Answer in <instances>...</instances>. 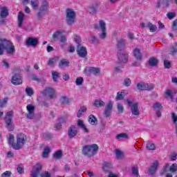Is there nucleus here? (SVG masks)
I'll list each match as a JSON object with an SVG mask.
<instances>
[{"mask_svg":"<svg viewBox=\"0 0 177 177\" xmlns=\"http://www.w3.org/2000/svg\"><path fill=\"white\" fill-rule=\"evenodd\" d=\"M160 165V163H158V161H155L153 162V163L152 164V165L149 167L148 172L149 174L151 175V176H153V175H155L157 169H158V165Z\"/></svg>","mask_w":177,"mask_h":177,"instance_id":"a211bd4d","label":"nucleus"},{"mask_svg":"<svg viewBox=\"0 0 177 177\" xmlns=\"http://www.w3.org/2000/svg\"><path fill=\"white\" fill-rule=\"evenodd\" d=\"M170 161H176L177 160V153L175 152L171 153L169 155Z\"/></svg>","mask_w":177,"mask_h":177,"instance_id":"5fc2aeb1","label":"nucleus"},{"mask_svg":"<svg viewBox=\"0 0 177 177\" xmlns=\"http://www.w3.org/2000/svg\"><path fill=\"white\" fill-rule=\"evenodd\" d=\"M78 134V130L75 125H71L68 129V136L70 139H73V138H75Z\"/></svg>","mask_w":177,"mask_h":177,"instance_id":"dca6fc26","label":"nucleus"},{"mask_svg":"<svg viewBox=\"0 0 177 177\" xmlns=\"http://www.w3.org/2000/svg\"><path fill=\"white\" fill-rule=\"evenodd\" d=\"M43 138L46 140H50L53 138V135L51 133H43Z\"/></svg>","mask_w":177,"mask_h":177,"instance_id":"c03bdc74","label":"nucleus"},{"mask_svg":"<svg viewBox=\"0 0 177 177\" xmlns=\"http://www.w3.org/2000/svg\"><path fill=\"white\" fill-rule=\"evenodd\" d=\"M137 88L139 91H153L154 84H149L144 82H140L137 84Z\"/></svg>","mask_w":177,"mask_h":177,"instance_id":"1a4fd4ad","label":"nucleus"},{"mask_svg":"<svg viewBox=\"0 0 177 177\" xmlns=\"http://www.w3.org/2000/svg\"><path fill=\"white\" fill-rule=\"evenodd\" d=\"M62 34V32L60 30L56 31L53 35V39H59V37H60V35Z\"/></svg>","mask_w":177,"mask_h":177,"instance_id":"052dcab7","label":"nucleus"},{"mask_svg":"<svg viewBox=\"0 0 177 177\" xmlns=\"http://www.w3.org/2000/svg\"><path fill=\"white\" fill-rule=\"evenodd\" d=\"M9 16V10L8 7H3L1 8L0 17L2 19H6Z\"/></svg>","mask_w":177,"mask_h":177,"instance_id":"4be33fe9","label":"nucleus"},{"mask_svg":"<svg viewBox=\"0 0 177 177\" xmlns=\"http://www.w3.org/2000/svg\"><path fill=\"white\" fill-rule=\"evenodd\" d=\"M131 79H129V78L124 79V82H123V85L124 86H129L131 85Z\"/></svg>","mask_w":177,"mask_h":177,"instance_id":"bf43d9fd","label":"nucleus"},{"mask_svg":"<svg viewBox=\"0 0 177 177\" xmlns=\"http://www.w3.org/2000/svg\"><path fill=\"white\" fill-rule=\"evenodd\" d=\"M111 113H113V102L109 101L105 106L103 115L105 117V118H109V117L111 115Z\"/></svg>","mask_w":177,"mask_h":177,"instance_id":"f8f14e48","label":"nucleus"},{"mask_svg":"<svg viewBox=\"0 0 177 177\" xmlns=\"http://www.w3.org/2000/svg\"><path fill=\"white\" fill-rule=\"evenodd\" d=\"M23 21H24V14L19 12L18 15V27H19V28H21L23 26Z\"/></svg>","mask_w":177,"mask_h":177,"instance_id":"393cba45","label":"nucleus"},{"mask_svg":"<svg viewBox=\"0 0 177 177\" xmlns=\"http://www.w3.org/2000/svg\"><path fill=\"white\" fill-rule=\"evenodd\" d=\"M59 102H61L62 104H68L70 100L67 97L64 96L60 98Z\"/></svg>","mask_w":177,"mask_h":177,"instance_id":"79ce46f5","label":"nucleus"},{"mask_svg":"<svg viewBox=\"0 0 177 177\" xmlns=\"http://www.w3.org/2000/svg\"><path fill=\"white\" fill-rule=\"evenodd\" d=\"M46 12H49V2L46 0H43L36 16L37 20H42V17L45 16Z\"/></svg>","mask_w":177,"mask_h":177,"instance_id":"39448f33","label":"nucleus"},{"mask_svg":"<svg viewBox=\"0 0 177 177\" xmlns=\"http://www.w3.org/2000/svg\"><path fill=\"white\" fill-rule=\"evenodd\" d=\"M9 100V98L8 97H4L3 99L0 100V108L3 109V107H5L6 104H8V101Z\"/></svg>","mask_w":177,"mask_h":177,"instance_id":"4c0bfd02","label":"nucleus"},{"mask_svg":"<svg viewBox=\"0 0 177 177\" xmlns=\"http://www.w3.org/2000/svg\"><path fill=\"white\" fill-rule=\"evenodd\" d=\"M131 171H132V174H133V175H134V176H138L139 175V169H138V167L133 166L131 167Z\"/></svg>","mask_w":177,"mask_h":177,"instance_id":"de8ad7c7","label":"nucleus"},{"mask_svg":"<svg viewBox=\"0 0 177 177\" xmlns=\"http://www.w3.org/2000/svg\"><path fill=\"white\" fill-rule=\"evenodd\" d=\"M70 66V62L66 59H62L59 62V68H64V67H68Z\"/></svg>","mask_w":177,"mask_h":177,"instance_id":"cd10ccee","label":"nucleus"},{"mask_svg":"<svg viewBox=\"0 0 177 177\" xmlns=\"http://www.w3.org/2000/svg\"><path fill=\"white\" fill-rule=\"evenodd\" d=\"M49 153H50V149L49 147L44 148L43 151L44 158H48V157H49Z\"/></svg>","mask_w":177,"mask_h":177,"instance_id":"a19ab883","label":"nucleus"},{"mask_svg":"<svg viewBox=\"0 0 177 177\" xmlns=\"http://www.w3.org/2000/svg\"><path fill=\"white\" fill-rule=\"evenodd\" d=\"M93 106H95V107H97V109L104 107V102L102 100H95L93 104Z\"/></svg>","mask_w":177,"mask_h":177,"instance_id":"c85d7f7f","label":"nucleus"},{"mask_svg":"<svg viewBox=\"0 0 177 177\" xmlns=\"http://www.w3.org/2000/svg\"><path fill=\"white\" fill-rule=\"evenodd\" d=\"M116 139L118 140H121V139H129V136L126 133H121L116 136Z\"/></svg>","mask_w":177,"mask_h":177,"instance_id":"473e14b6","label":"nucleus"},{"mask_svg":"<svg viewBox=\"0 0 177 177\" xmlns=\"http://www.w3.org/2000/svg\"><path fill=\"white\" fill-rule=\"evenodd\" d=\"M129 55L128 53L118 51V61L114 66V70L115 73H122V68H124L126 63H128Z\"/></svg>","mask_w":177,"mask_h":177,"instance_id":"f03ea898","label":"nucleus"},{"mask_svg":"<svg viewBox=\"0 0 177 177\" xmlns=\"http://www.w3.org/2000/svg\"><path fill=\"white\" fill-rule=\"evenodd\" d=\"M2 66L6 68H9V67H10V64L5 59L2 61Z\"/></svg>","mask_w":177,"mask_h":177,"instance_id":"0e129e2a","label":"nucleus"},{"mask_svg":"<svg viewBox=\"0 0 177 177\" xmlns=\"http://www.w3.org/2000/svg\"><path fill=\"white\" fill-rule=\"evenodd\" d=\"M30 5L33 8V9H37V8H38V0H31Z\"/></svg>","mask_w":177,"mask_h":177,"instance_id":"864d4df0","label":"nucleus"},{"mask_svg":"<svg viewBox=\"0 0 177 177\" xmlns=\"http://www.w3.org/2000/svg\"><path fill=\"white\" fill-rule=\"evenodd\" d=\"M133 53L136 60H138V62H142L143 55H142V53L140 52V50H139V48H135Z\"/></svg>","mask_w":177,"mask_h":177,"instance_id":"aec40b11","label":"nucleus"},{"mask_svg":"<svg viewBox=\"0 0 177 177\" xmlns=\"http://www.w3.org/2000/svg\"><path fill=\"white\" fill-rule=\"evenodd\" d=\"M87 71L90 74H93V75H97V74H100V68L90 67L87 68Z\"/></svg>","mask_w":177,"mask_h":177,"instance_id":"5701e85b","label":"nucleus"},{"mask_svg":"<svg viewBox=\"0 0 177 177\" xmlns=\"http://www.w3.org/2000/svg\"><path fill=\"white\" fill-rule=\"evenodd\" d=\"M12 175V171H6L4 173L1 174V177H10Z\"/></svg>","mask_w":177,"mask_h":177,"instance_id":"680f3d73","label":"nucleus"},{"mask_svg":"<svg viewBox=\"0 0 177 177\" xmlns=\"http://www.w3.org/2000/svg\"><path fill=\"white\" fill-rule=\"evenodd\" d=\"M149 66L151 67H156L158 64V59L154 57H151L148 61Z\"/></svg>","mask_w":177,"mask_h":177,"instance_id":"a878e982","label":"nucleus"},{"mask_svg":"<svg viewBox=\"0 0 177 177\" xmlns=\"http://www.w3.org/2000/svg\"><path fill=\"white\" fill-rule=\"evenodd\" d=\"M11 84L12 85H21L23 84V79L19 73L15 74L11 78Z\"/></svg>","mask_w":177,"mask_h":177,"instance_id":"4468645a","label":"nucleus"},{"mask_svg":"<svg viewBox=\"0 0 177 177\" xmlns=\"http://www.w3.org/2000/svg\"><path fill=\"white\" fill-rule=\"evenodd\" d=\"M88 122H90L91 125H97V118L94 115H90L88 116Z\"/></svg>","mask_w":177,"mask_h":177,"instance_id":"c756f323","label":"nucleus"},{"mask_svg":"<svg viewBox=\"0 0 177 177\" xmlns=\"http://www.w3.org/2000/svg\"><path fill=\"white\" fill-rule=\"evenodd\" d=\"M75 42H76V44L77 45H82L81 44V37L75 35Z\"/></svg>","mask_w":177,"mask_h":177,"instance_id":"69168bd1","label":"nucleus"},{"mask_svg":"<svg viewBox=\"0 0 177 177\" xmlns=\"http://www.w3.org/2000/svg\"><path fill=\"white\" fill-rule=\"evenodd\" d=\"M171 31L176 35L177 34V19H176L174 21L172 22L171 25Z\"/></svg>","mask_w":177,"mask_h":177,"instance_id":"c9c22d12","label":"nucleus"},{"mask_svg":"<svg viewBox=\"0 0 177 177\" xmlns=\"http://www.w3.org/2000/svg\"><path fill=\"white\" fill-rule=\"evenodd\" d=\"M177 91H174V93H172V91L167 89L166 90L165 95V97L166 99H168V97H169V99H171V100H174V95H176Z\"/></svg>","mask_w":177,"mask_h":177,"instance_id":"b1692460","label":"nucleus"},{"mask_svg":"<svg viewBox=\"0 0 177 177\" xmlns=\"http://www.w3.org/2000/svg\"><path fill=\"white\" fill-rule=\"evenodd\" d=\"M6 127L7 129L12 131L15 129V125L13 124V111H8L6 113L5 117Z\"/></svg>","mask_w":177,"mask_h":177,"instance_id":"0eeeda50","label":"nucleus"},{"mask_svg":"<svg viewBox=\"0 0 177 177\" xmlns=\"http://www.w3.org/2000/svg\"><path fill=\"white\" fill-rule=\"evenodd\" d=\"M25 92L28 96H32L34 95V90L31 87H26Z\"/></svg>","mask_w":177,"mask_h":177,"instance_id":"37998d69","label":"nucleus"},{"mask_svg":"<svg viewBox=\"0 0 177 177\" xmlns=\"http://www.w3.org/2000/svg\"><path fill=\"white\" fill-rule=\"evenodd\" d=\"M77 127H79V128H81V129H82V131H84L85 133H89V129H88V128H86V126H85V124H84V120H78Z\"/></svg>","mask_w":177,"mask_h":177,"instance_id":"412c9836","label":"nucleus"},{"mask_svg":"<svg viewBox=\"0 0 177 177\" xmlns=\"http://www.w3.org/2000/svg\"><path fill=\"white\" fill-rule=\"evenodd\" d=\"M26 136L23 133H20L17 136V142H15V136L10 134L8 138V144L14 150H20L21 146H24V142H26Z\"/></svg>","mask_w":177,"mask_h":177,"instance_id":"f257e3e1","label":"nucleus"},{"mask_svg":"<svg viewBox=\"0 0 177 177\" xmlns=\"http://www.w3.org/2000/svg\"><path fill=\"white\" fill-rule=\"evenodd\" d=\"M75 82L76 85H77V86H80L84 83V78L82 77H79L76 79Z\"/></svg>","mask_w":177,"mask_h":177,"instance_id":"3c124183","label":"nucleus"},{"mask_svg":"<svg viewBox=\"0 0 177 177\" xmlns=\"http://www.w3.org/2000/svg\"><path fill=\"white\" fill-rule=\"evenodd\" d=\"M169 171V164H166V165L162 168L160 171V176H164Z\"/></svg>","mask_w":177,"mask_h":177,"instance_id":"e433bc0d","label":"nucleus"},{"mask_svg":"<svg viewBox=\"0 0 177 177\" xmlns=\"http://www.w3.org/2000/svg\"><path fill=\"white\" fill-rule=\"evenodd\" d=\"M167 17H168L169 20H172L174 17H176V12H168L167 14Z\"/></svg>","mask_w":177,"mask_h":177,"instance_id":"6e6d98bb","label":"nucleus"},{"mask_svg":"<svg viewBox=\"0 0 177 177\" xmlns=\"http://www.w3.org/2000/svg\"><path fill=\"white\" fill-rule=\"evenodd\" d=\"M6 50L7 53L9 55H15L16 50L15 49V46L13 43L8 39H0V56H2Z\"/></svg>","mask_w":177,"mask_h":177,"instance_id":"7ed1b4c3","label":"nucleus"},{"mask_svg":"<svg viewBox=\"0 0 177 177\" xmlns=\"http://www.w3.org/2000/svg\"><path fill=\"white\" fill-rule=\"evenodd\" d=\"M124 97H125V95H124V92H118L115 97V100H123Z\"/></svg>","mask_w":177,"mask_h":177,"instance_id":"a18cd8bd","label":"nucleus"},{"mask_svg":"<svg viewBox=\"0 0 177 177\" xmlns=\"http://www.w3.org/2000/svg\"><path fill=\"white\" fill-rule=\"evenodd\" d=\"M175 53H177V48L176 47L173 46L170 48V54L175 55Z\"/></svg>","mask_w":177,"mask_h":177,"instance_id":"774afa93","label":"nucleus"},{"mask_svg":"<svg viewBox=\"0 0 177 177\" xmlns=\"http://www.w3.org/2000/svg\"><path fill=\"white\" fill-rule=\"evenodd\" d=\"M153 109L156 110V111H161L162 110V105L160 102H156L153 104Z\"/></svg>","mask_w":177,"mask_h":177,"instance_id":"58836bf2","label":"nucleus"},{"mask_svg":"<svg viewBox=\"0 0 177 177\" xmlns=\"http://www.w3.org/2000/svg\"><path fill=\"white\" fill-rule=\"evenodd\" d=\"M147 27L149 29L151 32H156L157 31V26L149 22Z\"/></svg>","mask_w":177,"mask_h":177,"instance_id":"2f4dec72","label":"nucleus"},{"mask_svg":"<svg viewBox=\"0 0 177 177\" xmlns=\"http://www.w3.org/2000/svg\"><path fill=\"white\" fill-rule=\"evenodd\" d=\"M147 150H156V145L151 142H147L146 145Z\"/></svg>","mask_w":177,"mask_h":177,"instance_id":"ea45409f","label":"nucleus"},{"mask_svg":"<svg viewBox=\"0 0 177 177\" xmlns=\"http://www.w3.org/2000/svg\"><path fill=\"white\" fill-rule=\"evenodd\" d=\"M39 44V39L38 37H28L25 42L26 46H32L33 48H37Z\"/></svg>","mask_w":177,"mask_h":177,"instance_id":"9b49d317","label":"nucleus"},{"mask_svg":"<svg viewBox=\"0 0 177 177\" xmlns=\"http://www.w3.org/2000/svg\"><path fill=\"white\" fill-rule=\"evenodd\" d=\"M76 51L79 57L85 59V57L88 56V50H86V47L82 46V44H79L77 46Z\"/></svg>","mask_w":177,"mask_h":177,"instance_id":"9d476101","label":"nucleus"},{"mask_svg":"<svg viewBox=\"0 0 177 177\" xmlns=\"http://www.w3.org/2000/svg\"><path fill=\"white\" fill-rule=\"evenodd\" d=\"M163 8H168L169 6V0H159Z\"/></svg>","mask_w":177,"mask_h":177,"instance_id":"8fccbe9b","label":"nucleus"},{"mask_svg":"<svg viewBox=\"0 0 177 177\" xmlns=\"http://www.w3.org/2000/svg\"><path fill=\"white\" fill-rule=\"evenodd\" d=\"M97 8H99V3L95 2L91 7H90L91 13L95 15L97 12Z\"/></svg>","mask_w":177,"mask_h":177,"instance_id":"7c9ffc66","label":"nucleus"},{"mask_svg":"<svg viewBox=\"0 0 177 177\" xmlns=\"http://www.w3.org/2000/svg\"><path fill=\"white\" fill-rule=\"evenodd\" d=\"M116 46L118 52H122V50H124V49H125V48L127 47V40L123 38L118 39Z\"/></svg>","mask_w":177,"mask_h":177,"instance_id":"f3484780","label":"nucleus"},{"mask_svg":"<svg viewBox=\"0 0 177 177\" xmlns=\"http://www.w3.org/2000/svg\"><path fill=\"white\" fill-rule=\"evenodd\" d=\"M165 68H171V62L168 60L164 61Z\"/></svg>","mask_w":177,"mask_h":177,"instance_id":"e2e57ef3","label":"nucleus"},{"mask_svg":"<svg viewBox=\"0 0 177 177\" xmlns=\"http://www.w3.org/2000/svg\"><path fill=\"white\" fill-rule=\"evenodd\" d=\"M169 171H170V172H176V171H177V164L174 163L171 165V167H169Z\"/></svg>","mask_w":177,"mask_h":177,"instance_id":"13d9d810","label":"nucleus"},{"mask_svg":"<svg viewBox=\"0 0 177 177\" xmlns=\"http://www.w3.org/2000/svg\"><path fill=\"white\" fill-rule=\"evenodd\" d=\"M171 119H172L173 123L175 125H176V124H177V115L175 114V113H174V112L171 113Z\"/></svg>","mask_w":177,"mask_h":177,"instance_id":"4d7b16f0","label":"nucleus"},{"mask_svg":"<svg viewBox=\"0 0 177 177\" xmlns=\"http://www.w3.org/2000/svg\"><path fill=\"white\" fill-rule=\"evenodd\" d=\"M53 157L55 160H62V158L63 157V152H62V151H57L53 154Z\"/></svg>","mask_w":177,"mask_h":177,"instance_id":"f704fd0d","label":"nucleus"},{"mask_svg":"<svg viewBox=\"0 0 177 177\" xmlns=\"http://www.w3.org/2000/svg\"><path fill=\"white\" fill-rule=\"evenodd\" d=\"M102 168L104 172H110V169L113 168V165L111 162H104Z\"/></svg>","mask_w":177,"mask_h":177,"instance_id":"bb28decb","label":"nucleus"},{"mask_svg":"<svg viewBox=\"0 0 177 177\" xmlns=\"http://www.w3.org/2000/svg\"><path fill=\"white\" fill-rule=\"evenodd\" d=\"M26 110L28 113H34L35 111V106L32 104H28L26 106Z\"/></svg>","mask_w":177,"mask_h":177,"instance_id":"49530a36","label":"nucleus"},{"mask_svg":"<svg viewBox=\"0 0 177 177\" xmlns=\"http://www.w3.org/2000/svg\"><path fill=\"white\" fill-rule=\"evenodd\" d=\"M42 95L45 96H48L50 99H55L56 97L55 91L53 88L48 87L43 91H41Z\"/></svg>","mask_w":177,"mask_h":177,"instance_id":"ddd939ff","label":"nucleus"},{"mask_svg":"<svg viewBox=\"0 0 177 177\" xmlns=\"http://www.w3.org/2000/svg\"><path fill=\"white\" fill-rule=\"evenodd\" d=\"M126 103L131 107V113L133 114V115H140V112L139 111V103H132L131 101L129 100H126Z\"/></svg>","mask_w":177,"mask_h":177,"instance_id":"6e6552de","label":"nucleus"},{"mask_svg":"<svg viewBox=\"0 0 177 177\" xmlns=\"http://www.w3.org/2000/svg\"><path fill=\"white\" fill-rule=\"evenodd\" d=\"M17 171L18 174H24V167L19 165L17 168Z\"/></svg>","mask_w":177,"mask_h":177,"instance_id":"338daca9","label":"nucleus"},{"mask_svg":"<svg viewBox=\"0 0 177 177\" xmlns=\"http://www.w3.org/2000/svg\"><path fill=\"white\" fill-rule=\"evenodd\" d=\"M98 150L99 146L96 144H93L92 145H84L82 147V154L87 157H92L96 154Z\"/></svg>","mask_w":177,"mask_h":177,"instance_id":"20e7f679","label":"nucleus"},{"mask_svg":"<svg viewBox=\"0 0 177 177\" xmlns=\"http://www.w3.org/2000/svg\"><path fill=\"white\" fill-rule=\"evenodd\" d=\"M115 153H116V157H117V158H118V160H121V158H122V157H124L123 151L116 149Z\"/></svg>","mask_w":177,"mask_h":177,"instance_id":"09e8293b","label":"nucleus"},{"mask_svg":"<svg viewBox=\"0 0 177 177\" xmlns=\"http://www.w3.org/2000/svg\"><path fill=\"white\" fill-rule=\"evenodd\" d=\"M42 169V165L41 163H37L33 166L32 171L30 174V177H38Z\"/></svg>","mask_w":177,"mask_h":177,"instance_id":"2eb2a0df","label":"nucleus"},{"mask_svg":"<svg viewBox=\"0 0 177 177\" xmlns=\"http://www.w3.org/2000/svg\"><path fill=\"white\" fill-rule=\"evenodd\" d=\"M100 26L102 31V34L100 35V37L102 39H104V38H106L107 35V33H106V23L104 22V21L103 20L100 21Z\"/></svg>","mask_w":177,"mask_h":177,"instance_id":"6ab92c4d","label":"nucleus"},{"mask_svg":"<svg viewBox=\"0 0 177 177\" xmlns=\"http://www.w3.org/2000/svg\"><path fill=\"white\" fill-rule=\"evenodd\" d=\"M52 77L54 82H57V79L60 78V73L57 71H52Z\"/></svg>","mask_w":177,"mask_h":177,"instance_id":"72a5a7b5","label":"nucleus"},{"mask_svg":"<svg viewBox=\"0 0 177 177\" xmlns=\"http://www.w3.org/2000/svg\"><path fill=\"white\" fill-rule=\"evenodd\" d=\"M66 21L68 26H73L75 23V19L77 17V14L75 11L71 8H68L66 10Z\"/></svg>","mask_w":177,"mask_h":177,"instance_id":"423d86ee","label":"nucleus"},{"mask_svg":"<svg viewBox=\"0 0 177 177\" xmlns=\"http://www.w3.org/2000/svg\"><path fill=\"white\" fill-rule=\"evenodd\" d=\"M117 109H118V111L120 114H122V113H124V106H122V104H121L120 103H118Z\"/></svg>","mask_w":177,"mask_h":177,"instance_id":"603ef678","label":"nucleus"}]
</instances>
